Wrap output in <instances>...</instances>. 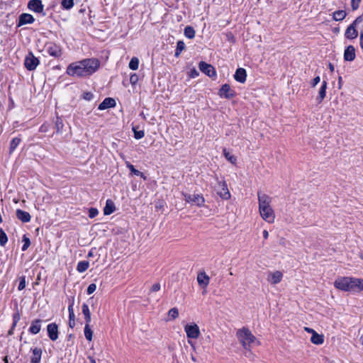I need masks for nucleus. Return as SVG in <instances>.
<instances>
[{
    "label": "nucleus",
    "mask_w": 363,
    "mask_h": 363,
    "mask_svg": "<svg viewBox=\"0 0 363 363\" xmlns=\"http://www.w3.org/2000/svg\"><path fill=\"white\" fill-rule=\"evenodd\" d=\"M101 62L95 57L86 58L69 64L66 74L72 77L84 78L94 74L100 67Z\"/></svg>",
    "instance_id": "nucleus-1"
},
{
    "label": "nucleus",
    "mask_w": 363,
    "mask_h": 363,
    "mask_svg": "<svg viewBox=\"0 0 363 363\" xmlns=\"http://www.w3.org/2000/svg\"><path fill=\"white\" fill-rule=\"evenodd\" d=\"M334 286L344 291L359 292L363 290V279L352 277H339Z\"/></svg>",
    "instance_id": "nucleus-2"
},
{
    "label": "nucleus",
    "mask_w": 363,
    "mask_h": 363,
    "mask_svg": "<svg viewBox=\"0 0 363 363\" xmlns=\"http://www.w3.org/2000/svg\"><path fill=\"white\" fill-rule=\"evenodd\" d=\"M236 336L244 349L247 350H250V345L256 340V337L252 332L245 327L237 331Z\"/></svg>",
    "instance_id": "nucleus-3"
},
{
    "label": "nucleus",
    "mask_w": 363,
    "mask_h": 363,
    "mask_svg": "<svg viewBox=\"0 0 363 363\" xmlns=\"http://www.w3.org/2000/svg\"><path fill=\"white\" fill-rule=\"evenodd\" d=\"M363 21V14L356 18V19L347 28L345 37L350 40H353L358 36V32L356 27Z\"/></svg>",
    "instance_id": "nucleus-4"
},
{
    "label": "nucleus",
    "mask_w": 363,
    "mask_h": 363,
    "mask_svg": "<svg viewBox=\"0 0 363 363\" xmlns=\"http://www.w3.org/2000/svg\"><path fill=\"white\" fill-rule=\"evenodd\" d=\"M46 52L51 57L58 58L62 55V50L60 45L54 42H48L45 44Z\"/></svg>",
    "instance_id": "nucleus-5"
},
{
    "label": "nucleus",
    "mask_w": 363,
    "mask_h": 363,
    "mask_svg": "<svg viewBox=\"0 0 363 363\" xmlns=\"http://www.w3.org/2000/svg\"><path fill=\"white\" fill-rule=\"evenodd\" d=\"M39 64L40 60L38 58L35 57L32 52H29L24 60L25 67L29 71H33L36 69Z\"/></svg>",
    "instance_id": "nucleus-6"
},
{
    "label": "nucleus",
    "mask_w": 363,
    "mask_h": 363,
    "mask_svg": "<svg viewBox=\"0 0 363 363\" xmlns=\"http://www.w3.org/2000/svg\"><path fill=\"white\" fill-rule=\"evenodd\" d=\"M182 195L184 198V200L188 203H194L198 206H203L205 203V199L202 196V194H189L186 193H182Z\"/></svg>",
    "instance_id": "nucleus-7"
},
{
    "label": "nucleus",
    "mask_w": 363,
    "mask_h": 363,
    "mask_svg": "<svg viewBox=\"0 0 363 363\" xmlns=\"http://www.w3.org/2000/svg\"><path fill=\"white\" fill-rule=\"evenodd\" d=\"M184 331L188 338L197 339L200 335L199 327L194 323L186 324L184 326Z\"/></svg>",
    "instance_id": "nucleus-8"
},
{
    "label": "nucleus",
    "mask_w": 363,
    "mask_h": 363,
    "mask_svg": "<svg viewBox=\"0 0 363 363\" xmlns=\"http://www.w3.org/2000/svg\"><path fill=\"white\" fill-rule=\"evenodd\" d=\"M220 98L227 99H233L235 95V91L232 89L228 84L222 85L218 93Z\"/></svg>",
    "instance_id": "nucleus-9"
},
{
    "label": "nucleus",
    "mask_w": 363,
    "mask_h": 363,
    "mask_svg": "<svg viewBox=\"0 0 363 363\" xmlns=\"http://www.w3.org/2000/svg\"><path fill=\"white\" fill-rule=\"evenodd\" d=\"M260 216L269 223H273L275 220V213L272 207L259 209Z\"/></svg>",
    "instance_id": "nucleus-10"
},
{
    "label": "nucleus",
    "mask_w": 363,
    "mask_h": 363,
    "mask_svg": "<svg viewBox=\"0 0 363 363\" xmlns=\"http://www.w3.org/2000/svg\"><path fill=\"white\" fill-rule=\"evenodd\" d=\"M199 68L203 73L209 77L213 78L216 77V71L215 68L210 64L201 61L199 64Z\"/></svg>",
    "instance_id": "nucleus-11"
},
{
    "label": "nucleus",
    "mask_w": 363,
    "mask_h": 363,
    "mask_svg": "<svg viewBox=\"0 0 363 363\" xmlns=\"http://www.w3.org/2000/svg\"><path fill=\"white\" fill-rule=\"evenodd\" d=\"M257 196L259 203V210L271 207L272 198L269 196L267 195L266 194H263L260 191H258Z\"/></svg>",
    "instance_id": "nucleus-12"
},
{
    "label": "nucleus",
    "mask_w": 363,
    "mask_h": 363,
    "mask_svg": "<svg viewBox=\"0 0 363 363\" xmlns=\"http://www.w3.org/2000/svg\"><path fill=\"white\" fill-rule=\"evenodd\" d=\"M47 331L48 335L51 340L55 341L58 338V326L55 323L48 324L47 326Z\"/></svg>",
    "instance_id": "nucleus-13"
},
{
    "label": "nucleus",
    "mask_w": 363,
    "mask_h": 363,
    "mask_svg": "<svg viewBox=\"0 0 363 363\" xmlns=\"http://www.w3.org/2000/svg\"><path fill=\"white\" fill-rule=\"evenodd\" d=\"M283 278V273L280 271L269 272L267 277V281L272 285H275L281 282Z\"/></svg>",
    "instance_id": "nucleus-14"
},
{
    "label": "nucleus",
    "mask_w": 363,
    "mask_h": 363,
    "mask_svg": "<svg viewBox=\"0 0 363 363\" xmlns=\"http://www.w3.org/2000/svg\"><path fill=\"white\" fill-rule=\"evenodd\" d=\"M218 186L220 187V191H218V194L223 199L228 200L230 198V193L228 189L227 184L225 181H220L218 183Z\"/></svg>",
    "instance_id": "nucleus-15"
},
{
    "label": "nucleus",
    "mask_w": 363,
    "mask_h": 363,
    "mask_svg": "<svg viewBox=\"0 0 363 363\" xmlns=\"http://www.w3.org/2000/svg\"><path fill=\"white\" fill-rule=\"evenodd\" d=\"M28 8L38 13L43 11V5L41 0H30L28 4Z\"/></svg>",
    "instance_id": "nucleus-16"
},
{
    "label": "nucleus",
    "mask_w": 363,
    "mask_h": 363,
    "mask_svg": "<svg viewBox=\"0 0 363 363\" xmlns=\"http://www.w3.org/2000/svg\"><path fill=\"white\" fill-rule=\"evenodd\" d=\"M34 21L35 18L31 14L24 13L19 16L17 26L20 27L23 25L30 24L33 23Z\"/></svg>",
    "instance_id": "nucleus-17"
},
{
    "label": "nucleus",
    "mask_w": 363,
    "mask_h": 363,
    "mask_svg": "<svg viewBox=\"0 0 363 363\" xmlns=\"http://www.w3.org/2000/svg\"><path fill=\"white\" fill-rule=\"evenodd\" d=\"M41 319H35L31 322L30 326L28 328V331L32 335L38 334L41 330Z\"/></svg>",
    "instance_id": "nucleus-18"
},
{
    "label": "nucleus",
    "mask_w": 363,
    "mask_h": 363,
    "mask_svg": "<svg viewBox=\"0 0 363 363\" xmlns=\"http://www.w3.org/2000/svg\"><path fill=\"white\" fill-rule=\"evenodd\" d=\"M116 105V101L113 98H106L98 107L99 110H105L109 108L115 107Z\"/></svg>",
    "instance_id": "nucleus-19"
},
{
    "label": "nucleus",
    "mask_w": 363,
    "mask_h": 363,
    "mask_svg": "<svg viewBox=\"0 0 363 363\" xmlns=\"http://www.w3.org/2000/svg\"><path fill=\"white\" fill-rule=\"evenodd\" d=\"M355 58V49L354 46L349 45L346 48L344 52V60L345 61H353Z\"/></svg>",
    "instance_id": "nucleus-20"
},
{
    "label": "nucleus",
    "mask_w": 363,
    "mask_h": 363,
    "mask_svg": "<svg viewBox=\"0 0 363 363\" xmlns=\"http://www.w3.org/2000/svg\"><path fill=\"white\" fill-rule=\"evenodd\" d=\"M247 72L244 68H238L234 74V79L240 82L244 83L246 81Z\"/></svg>",
    "instance_id": "nucleus-21"
},
{
    "label": "nucleus",
    "mask_w": 363,
    "mask_h": 363,
    "mask_svg": "<svg viewBox=\"0 0 363 363\" xmlns=\"http://www.w3.org/2000/svg\"><path fill=\"white\" fill-rule=\"evenodd\" d=\"M16 217L23 223H28L30 221L31 219V216L28 212L24 211L21 209L16 210Z\"/></svg>",
    "instance_id": "nucleus-22"
},
{
    "label": "nucleus",
    "mask_w": 363,
    "mask_h": 363,
    "mask_svg": "<svg viewBox=\"0 0 363 363\" xmlns=\"http://www.w3.org/2000/svg\"><path fill=\"white\" fill-rule=\"evenodd\" d=\"M209 277L204 272H199L197 275V281L203 287H206L209 284Z\"/></svg>",
    "instance_id": "nucleus-23"
},
{
    "label": "nucleus",
    "mask_w": 363,
    "mask_h": 363,
    "mask_svg": "<svg viewBox=\"0 0 363 363\" xmlns=\"http://www.w3.org/2000/svg\"><path fill=\"white\" fill-rule=\"evenodd\" d=\"M33 356L30 358V363H40L41 360V356L43 351L40 348L35 347L31 349Z\"/></svg>",
    "instance_id": "nucleus-24"
},
{
    "label": "nucleus",
    "mask_w": 363,
    "mask_h": 363,
    "mask_svg": "<svg viewBox=\"0 0 363 363\" xmlns=\"http://www.w3.org/2000/svg\"><path fill=\"white\" fill-rule=\"evenodd\" d=\"M327 84H328L326 81H323L322 82L321 86L318 91V96L316 98V101L318 104H320L326 96Z\"/></svg>",
    "instance_id": "nucleus-25"
},
{
    "label": "nucleus",
    "mask_w": 363,
    "mask_h": 363,
    "mask_svg": "<svg viewBox=\"0 0 363 363\" xmlns=\"http://www.w3.org/2000/svg\"><path fill=\"white\" fill-rule=\"evenodd\" d=\"M116 210L113 202L111 200H107L106 206L104 208V215H110L113 213Z\"/></svg>",
    "instance_id": "nucleus-26"
},
{
    "label": "nucleus",
    "mask_w": 363,
    "mask_h": 363,
    "mask_svg": "<svg viewBox=\"0 0 363 363\" xmlns=\"http://www.w3.org/2000/svg\"><path fill=\"white\" fill-rule=\"evenodd\" d=\"M82 313L84 315V319H85L86 323H90L91 318V313H90V311L89 308V306L86 303H84L82 306Z\"/></svg>",
    "instance_id": "nucleus-27"
},
{
    "label": "nucleus",
    "mask_w": 363,
    "mask_h": 363,
    "mask_svg": "<svg viewBox=\"0 0 363 363\" xmlns=\"http://www.w3.org/2000/svg\"><path fill=\"white\" fill-rule=\"evenodd\" d=\"M347 13L344 10H338L333 13V18L335 21H340L345 18Z\"/></svg>",
    "instance_id": "nucleus-28"
},
{
    "label": "nucleus",
    "mask_w": 363,
    "mask_h": 363,
    "mask_svg": "<svg viewBox=\"0 0 363 363\" xmlns=\"http://www.w3.org/2000/svg\"><path fill=\"white\" fill-rule=\"evenodd\" d=\"M311 341L315 345H321L324 342V337L323 335H319L317 333H314L311 337Z\"/></svg>",
    "instance_id": "nucleus-29"
},
{
    "label": "nucleus",
    "mask_w": 363,
    "mask_h": 363,
    "mask_svg": "<svg viewBox=\"0 0 363 363\" xmlns=\"http://www.w3.org/2000/svg\"><path fill=\"white\" fill-rule=\"evenodd\" d=\"M21 141L20 138H14L10 143L9 154H12Z\"/></svg>",
    "instance_id": "nucleus-30"
},
{
    "label": "nucleus",
    "mask_w": 363,
    "mask_h": 363,
    "mask_svg": "<svg viewBox=\"0 0 363 363\" xmlns=\"http://www.w3.org/2000/svg\"><path fill=\"white\" fill-rule=\"evenodd\" d=\"M89 267V263L88 261H80L78 262L77 266V270L80 272H84L88 269Z\"/></svg>",
    "instance_id": "nucleus-31"
},
{
    "label": "nucleus",
    "mask_w": 363,
    "mask_h": 363,
    "mask_svg": "<svg viewBox=\"0 0 363 363\" xmlns=\"http://www.w3.org/2000/svg\"><path fill=\"white\" fill-rule=\"evenodd\" d=\"M223 153L225 159L229 161L231 164H235L237 158L235 156L230 153L225 148L223 149Z\"/></svg>",
    "instance_id": "nucleus-32"
},
{
    "label": "nucleus",
    "mask_w": 363,
    "mask_h": 363,
    "mask_svg": "<svg viewBox=\"0 0 363 363\" xmlns=\"http://www.w3.org/2000/svg\"><path fill=\"white\" fill-rule=\"evenodd\" d=\"M69 312V325L70 328H74L75 325L74 308H72L71 306H68Z\"/></svg>",
    "instance_id": "nucleus-33"
},
{
    "label": "nucleus",
    "mask_w": 363,
    "mask_h": 363,
    "mask_svg": "<svg viewBox=\"0 0 363 363\" xmlns=\"http://www.w3.org/2000/svg\"><path fill=\"white\" fill-rule=\"evenodd\" d=\"M184 35L189 39H193L195 37V30L191 26H186L184 28Z\"/></svg>",
    "instance_id": "nucleus-34"
},
{
    "label": "nucleus",
    "mask_w": 363,
    "mask_h": 363,
    "mask_svg": "<svg viewBox=\"0 0 363 363\" xmlns=\"http://www.w3.org/2000/svg\"><path fill=\"white\" fill-rule=\"evenodd\" d=\"M90 323H86L84 327V336L86 339L89 341L92 340L93 331L89 326Z\"/></svg>",
    "instance_id": "nucleus-35"
},
{
    "label": "nucleus",
    "mask_w": 363,
    "mask_h": 363,
    "mask_svg": "<svg viewBox=\"0 0 363 363\" xmlns=\"http://www.w3.org/2000/svg\"><path fill=\"white\" fill-rule=\"evenodd\" d=\"M126 167L129 169V170L131 172V173L133 174L134 175L140 176L145 179L143 173L140 172L139 170L136 169L134 167V166L132 164H130V162H126Z\"/></svg>",
    "instance_id": "nucleus-36"
},
{
    "label": "nucleus",
    "mask_w": 363,
    "mask_h": 363,
    "mask_svg": "<svg viewBox=\"0 0 363 363\" xmlns=\"http://www.w3.org/2000/svg\"><path fill=\"white\" fill-rule=\"evenodd\" d=\"M129 68L132 70H137L139 66V60L136 57H133L131 58L129 62Z\"/></svg>",
    "instance_id": "nucleus-37"
},
{
    "label": "nucleus",
    "mask_w": 363,
    "mask_h": 363,
    "mask_svg": "<svg viewBox=\"0 0 363 363\" xmlns=\"http://www.w3.org/2000/svg\"><path fill=\"white\" fill-rule=\"evenodd\" d=\"M184 49L185 43L182 40H179L177 43V48L174 54L175 57H178Z\"/></svg>",
    "instance_id": "nucleus-38"
},
{
    "label": "nucleus",
    "mask_w": 363,
    "mask_h": 363,
    "mask_svg": "<svg viewBox=\"0 0 363 363\" xmlns=\"http://www.w3.org/2000/svg\"><path fill=\"white\" fill-rule=\"evenodd\" d=\"M61 6H62V9L69 10L73 7L74 0H62Z\"/></svg>",
    "instance_id": "nucleus-39"
},
{
    "label": "nucleus",
    "mask_w": 363,
    "mask_h": 363,
    "mask_svg": "<svg viewBox=\"0 0 363 363\" xmlns=\"http://www.w3.org/2000/svg\"><path fill=\"white\" fill-rule=\"evenodd\" d=\"M8 242V237L4 230L0 228V245L4 247Z\"/></svg>",
    "instance_id": "nucleus-40"
},
{
    "label": "nucleus",
    "mask_w": 363,
    "mask_h": 363,
    "mask_svg": "<svg viewBox=\"0 0 363 363\" xmlns=\"http://www.w3.org/2000/svg\"><path fill=\"white\" fill-rule=\"evenodd\" d=\"M133 133H134V138L136 140H139L143 138L145 136V132L144 130H138L137 128L133 126L132 128Z\"/></svg>",
    "instance_id": "nucleus-41"
},
{
    "label": "nucleus",
    "mask_w": 363,
    "mask_h": 363,
    "mask_svg": "<svg viewBox=\"0 0 363 363\" xmlns=\"http://www.w3.org/2000/svg\"><path fill=\"white\" fill-rule=\"evenodd\" d=\"M168 315L172 320H174L179 316V310L177 308H172L168 311Z\"/></svg>",
    "instance_id": "nucleus-42"
},
{
    "label": "nucleus",
    "mask_w": 363,
    "mask_h": 363,
    "mask_svg": "<svg viewBox=\"0 0 363 363\" xmlns=\"http://www.w3.org/2000/svg\"><path fill=\"white\" fill-rule=\"evenodd\" d=\"M18 280H19V284H18V289L19 291H22L26 287V277L25 276H21V277H20L18 278Z\"/></svg>",
    "instance_id": "nucleus-43"
},
{
    "label": "nucleus",
    "mask_w": 363,
    "mask_h": 363,
    "mask_svg": "<svg viewBox=\"0 0 363 363\" xmlns=\"http://www.w3.org/2000/svg\"><path fill=\"white\" fill-rule=\"evenodd\" d=\"M23 245L22 246V250L23 251H26L30 246V239L26 237V235H23Z\"/></svg>",
    "instance_id": "nucleus-44"
},
{
    "label": "nucleus",
    "mask_w": 363,
    "mask_h": 363,
    "mask_svg": "<svg viewBox=\"0 0 363 363\" xmlns=\"http://www.w3.org/2000/svg\"><path fill=\"white\" fill-rule=\"evenodd\" d=\"M99 214V211L96 208H90L89 209V217L90 218H95Z\"/></svg>",
    "instance_id": "nucleus-45"
},
{
    "label": "nucleus",
    "mask_w": 363,
    "mask_h": 363,
    "mask_svg": "<svg viewBox=\"0 0 363 363\" xmlns=\"http://www.w3.org/2000/svg\"><path fill=\"white\" fill-rule=\"evenodd\" d=\"M362 0H351V7L352 11H356L359 7Z\"/></svg>",
    "instance_id": "nucleus-46"
},
{
    "label": "nucleus",
    "mask_w": 363,
    "mask_h": 363,
    "mask_svg": "<svg viewBox=\"0 0 363 363\" xmlns=\"http://www.w3.org/2000/svg\"><path fill=\"white\" fill-rule=\"evenodd\" d=\"M55 126L57 133H60L63 128L62 121L58 117L57 118V120L55 121Z\"/></svg>",
    "instance_id": "nucleus-47"
},
{
    "label": "nucleus",
    "mask_w": 363,
    "mask_h": 363,
    "mask_svg": "<svg viewBox=\"0 0 363 363\" xmlns=\"http://www.w3.org/2000/svg\"><path fill=\"white\" fill-rule=\"evenodd\" d=\"M82 98L86 101H91L94 98V94L90 91L84 92Z\"/></svg>",
    "instance_id": "nucleus-48"
},
{
    "label": "nucleus",
    "mask_w": 363,
    "mask_h": 363,
    "mask_svg": "<svg viewBox=\"0 0 363 363\" xmlns=\"http://www.w3.org/2000/svg\"><path fill=\"white\" fill-rule=\"evenodd\" d=\"M96 289V285L95 284H90L86 289L87 294L90 295L93 294Z\"/></svg>",
    "instance_id": "nucleus-49"
},
{
    "label": "nucleus",
    "mask_w": 363,
    "mask_h": 363,
    "mask_svg": "<svg viewBox=\"0 0 363 363\" xmlns=\"http://www.w3.org/2000/svg\"><path fill=\"white\" fill-rule=\"evenodd\" d=\"M20 320V315L19 313H14L13 315V328H15V327L17 325V323Z\"/></svg>",
    "instance_id": "nucleus-50"
},
{
    "label": "nucleus",
    "mask_w": 363,
    "mask_h": 363,
    "mask_svg": "<svg viewBox=\"0 0 363 363\" xmlns=\"http://www.w3.org/2000/svg\"><path fill=\"white\" fill-rule=\"evenodd\" d=\"M199 74V72L195 68H192L189 72V77L190 78H196Z\"/></svg>",
    "instance_id": "nucleus-51"
},
{
    "label": "nucleus",
    "mask_w": 363,
    "mask_h": 363,
    "mask_svg": "<svg viewBox=\"0 0 363 363\" xmlns=\"http://www.w3.org/2000/svg\"><path fill=\"white\" fill-rule=\"evenodd\" d=\"M138 81V76L137 74H132L130 77V82L131 84H135Z\"/></svg>",
    "instance_id": "nucleus-52"
},
{
    "label": "nucleus",
    "mask_w": 363,
    "mask_h": 363,
    "mask_svg": "<svg viewBox=\"0 0 363 363\" xmlns=\"http://www.w3.org/2000/svg\"><path fill=\"white\" fill-rule=\"evenodd\" d=\"M320 81V78L319 76L315 77L311 83L312 87H315Z\"/></svg>",
    "instance_id": "nucleus-53"
},
{
    "label": "nucleus",
    "mask_w": 363,
    "mask_h": 363,
    "mask_svg": "<svg viewBox=\"0 0 363 363\" xmlns=\"http://www.w3.org/2000/svg\"><path fill=\"white\" fill-rule=\"evenodd\" d=\"M160 289V284L159 283H156L152 286L150 291L156 292V291H158Z\"/></svg>",
    "instance_id": "nucleus-54"
},
{
    "label": "nucleus",
    "mask_w": 363,
    "mask_h": 363,
    "mask_svg": "<svg viewBox=\"0 0 363 363\" xmlns=\"http://www.w3.org/2000/svg\"><path fill=\"white\" fill-rule=\"evenodd\" d=\"M39 131L41 132V133H46L47 131H48V125L47 124H43L40 128H39Z\"/></svg>",
    "instance_id": "nucleus-55"
},
{
    "label": "nucleus",
    "mask_w": 363,
    "mask_h": 363,
    "mask_svg": "<svg viewBox=\"0 0 363 363\" xmlns=\"http://www.w3.org/2000/svg\"><path fill=\"white\" fill-rule=\"evenodd\" d=\"M95 251H96V248H92L89 250V252H88V255H87V257H92L94 256V253H95Z\"/></svg>",
    "instance_id": "nucleus-56"
},
{
    "label": "nucleus",
    "mask_w": 363,
    "mask_h": 363,
    "mask_svg": "<svg viewBox=\"0 0 363 363\" xmlns=\"http://www.w3.org/2000/svg\"><path fill=\"white\" fill-rule=\"evenodd\" d=\"M262 233H263V237H264V238L265 240H267V239L268 238V237H269V233H268V231H267V230H264Z\"/></svg>",
    "instance_id": "nucleus-57"
},
{
    "label": "nucleus",
    "mask_w": 363,
    "mask_h": 363,
    "mask_svg": "<svg viewBox=\"0 0 363 363\" xmlns=\"http://www.w3.org/2000/svg\"><path fill=\"white\" fill-rule=\"evenodd\" d=\"M305 330H306L309 333H311L312 335H313L314 333H316L313 329L309 328H305Z\"/></svg>",
    "instance_id": "nucleus-58"
},
{
    "label": "nucleus",
    "mask_w": 363,
    "mask_h": 363,
    "mask_svg": "<svg viewBox=\"0 0 363 363\" xmlns=\"http://www.w3.org/2000/svg\"><path fill=\"white\" fill-rule=\"evenodd\" d=\"M74 302V298L72 297V298L69 299V306H71L72 308H73Z\"/></svg>",
    "instance_id": "nucleus-59"
},
{
    "label": "nucleus",
    "mask_w": 363,
    "mask_h": 363,
    "mask_svg": "<svg viewBox=\"0 0 363 363\" xmlns=\"http://www.w3.org/2000/svg\"><path fill=\"white\" fill-rule=\"evenodd\" d=\"M88 359H89L91 363H96L95 359L93 357H88Z\"/></svg>",
    "instance_id": "nucleus-60"
},
{
    "label": "nucleus",
    "mask_w": 363,
    "mask_h": 363,
    "mask_svg": "<svg viewBox=\"0 0 363 363\" xmlns=\"http://www.w3.org/2000/svg\"><path fill=\"white\" fill-rule=\"evenodd\" d=\"M13 330H14V328H13V325H12L11 328L8 332L9 335H12L13 334Z\"/></svg>",
    "instance_id": "nucleus-61"
},
{
    "label": "nucleus",
    "mask_w": 363,
    "mask_h": 363,
    "mask_svg": "<svg viewBox=\"0 0 363 363\" xmlns=\"http://www.w3.org/2000/svg\"><path fill=\"white\" fill-rule=\"evenodd\" d=\"M329 69L331 72L334 70V66L331 63H329Z\"/></svg>",
    "instance_id": "nucleus-62"
},
{
    "label": "nucleus",
    "mask_w": 363,
    "mask_h": 363,
    "mask_svg": "<svg viewBox=\"0 0 363 363\" xmlns=\"http://www.w3.org/2000/svg\"><path fill=\"white\" fill-rule=\"evenodd\" d=\"M191 359L193 362H196V359L193 354L191 355Z\"/></svg>",
    "instance_id": "nucleus-63"
},
{
    "label": "nucleus",
    "mask_w": 363,
    "mask_h": 363,
    "mask_svg": "<svg viewBox=\"0 0 363 363\" xmlns=\"http://www.w3.org/2000/svg\"><path fill=\"white\" fill-rule=\"evenodd\" d=\"M5 362H7V357H5Z\"/></svg>",
    "instance_id": "nucleus-64"
}]
</instances>
